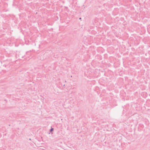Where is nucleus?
I'll use <instances>...</instances> for the list:
<instances>
[{
  "label": "nucleus",
  "instance_id": "nucleus-1",
  "mask_svg": "<svg viewBox=\"0 0 150 150\" xmlns=\"http://www.w3.org/2000/svg\"><path fill=\"white\" fill-rule=\"evenodd\" d=\"M27 55H31L30 52H27L26 53V56H25L27 57H28L27 56ZM28 57H29V56H28Z\"/></svg>",
  "mask_w": 150,
  "mask_h": 150
},
{
  "label": "nucleus",
  "instance_id": "nucleus-2",
  "mask_svg": "<svg viewBox=\"0 0 150 150\" xmlns=\"http://www.w3.org/2000/svg\"><path fill=\"white\" fill-rule=\"evenodd\" d=\"M53 130H54L53 128H52L51 129H50V132H52L53 131Z\"/></svg>",
  "mask_w": 150,
  "mask_h": 150
},
{
  "label": "nucleus",
  "instance_id": "nucleus-3",
  "mask_svg": "<svg viewBox=\"0 0 150 150\" xmlns=\"http://www.w3.org/2000/svg\"><path fill=\"white\" fill-rule=\"evenodd\" d=\"M81 19V18H79V19L80 20Z\"/></svg>",
  "mask_w": 150,
  "mask_h": 150
}]
</instances>
